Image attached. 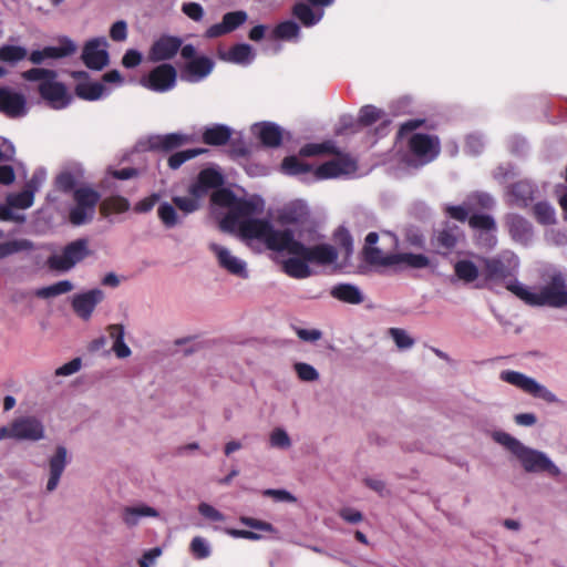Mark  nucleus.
Returning <instances> with one entry per match:
<instances>
[{
    "label": "nucleus",
    "instance_id": "nucleus-21",
    "mask_svg": "<svg viewBox=\"0 0 567 567\" xmlns=\"http://www.w3.org/2000/svg\"><path fill=\"white\" fill-rule=\"evenodd\" d=\"M105 295L100 288H93L72 297V309L83 320H89L95 307L103 301Z\"/></svg>",
    "mask_w": 567,
    "mask_h": 567
},
{
    "label": "nucleus",
    "instance_id": "nucleus-44",
    "mask_svg": "<svg viewBox=\"0 0 567 567\" xmlns=\"http://www.w3.org/2000/svg\"><path fill=\"white\" fill-rule=\"evenodd\" d=\"M395 254H383L378 247H363V257L369 265L394 266Z\"/></svg>",
    "mask_w": 567,
    "mask_h": 567
},
{
    "label": "nucleus",
    "instance_id": "nucleus-41",
    "mask_svg": "<svg viewBox=\"0 0 567 567\" xmlns=\"http://www.w3.org/2000/svg\"><path fill=\"white\" fill-rule=\"evenodd\" d=\"M454 272L460 280L466 284H471L481 278L480 268L468 259H462L455 262Z\"/></svg>",
    "mask_w": 567,
    "mask_h": 567
},
{
    "label": "nucleus",
    "instance_id": "nucleus-60",
    "mask_svg": "<svg viewBox=\"0 0 567 567\" xmlns=\"http://www.w3.org/2000/svg\"><path fill=\"white\" fill-rule=\"evenodd\" d=\"M334 239L343 248L347 257L353 252L352 236L346 228H339L334 234Z\"/></svg>",
    "mask_w": 567,
    "mask_h": 567
},
{
    "label": "nucleus",
    "instance_id": "nucleus-32",
    "mask_svg": "<svg viewBox=\"0 0 567 567\" xmlns=\"http://www.w3.org/2000/svg\"><path fill=\"white\" fill-rule=\"evenodd\" d=\"M309 264L310 261L303 257L290 255L289 258L284 260L282 270L291 278L306 279L312 275Z\"/></svg>",
    "mask_w": 567,
    "mask_h": 567
},
{
    "label": "nucleus",
    "instance_id": "nucleus-43",
    "mask_svg": "<svg viewBox=\"0 0 567 567\" xmlns=\"http://www.w3.org/2000/svg\"><path fill=\"white\" fill-rule=\"evenodd\" d=\"M34 244L25 238L12 239L0 243V260L20 251L31 250Z\"/></svg>",
    "mask_w": 567,
    "mask_h": 567
},
{
    "label": "nucleus",
    "instance_id": "nucleus-42",
    "mask_svg": "<svg viewBox=\"0 0 567 567\" xmlns=\"http://www.w3.org/2000/svg\"><path fill=\"white\" fill-rule=\"evenodd\" d=\"M394 266L405 265L409 268L413 269H423L429 267L430 259L423 254H413V252H398L394 256Z\"/></svg>",
    "mask_w": 567,
    "mask_h": 567
},
{
    "label": "nucleus",
    "instance_id": "nucleus-30",
    "mask_svg": "<svg viewBox=\"0 0 567 567\" xmlns=\"http://www.w3.org/2000/svg\"><path fill=\"white\" fill-rule=\"evenodd\" d=\"M472 228L481 230L480 239L485 240V246L494 247L496 245V223L494 218L485 214H474L468 218Z\"/></svg>",
    "mask_w": 567,
    "mask_h": 567
},
{
    "label": "nucleus",
    "instance_id": "nucleus-52",
    "mask_svg": "<svg viewBox=\"0 0 567 567\" xmlns=\"http://www.w3.org/2000/svg\"><path fill=\"white\" fill-rule=\"evenodd\" d=\"M384 112L374 105H364L360 109L358 115V124L369 126L381 120Z\"/></svg>",
    "mask_w": 567,
    "mask_h": 567
},
{
    "label": "nucleus",
    "instance_id": "nucleus-58",
    "mask_svg": "<svg viewBox=\"0 0 567 567\" xmlns=\"http://www.w3.org/2000/svg\"><path fill=\"white\" fill-rule=\"evenodd\" d=\"M295 371L298 378L305 382H313L319 379V372L316 368L305 362H297L295 364Z\"/></svg>",
    "mask_w": 567,
    "mask_h": 567
},
{
    "label": "nucleus",
    "instance_id": "nucleus-17",
    "mask_svg": "<svg viewBox=\"0 0 567 567\" xmlns=\"http://www.w3.org/2000/svg\"><path fill=\"white\" fill-rule=\"evenodd\" d=\"M209 249L216 256L220 268L241 279H247L249 277L247 262L234 256L228 248L216 243H210Z\"/></svg>",
    "mask_w": 567,
    "mask_h": 567
},
{
    "label": "nucleus",
    "instance_id": "nucleus-2",
    "mask_svg": "<svg viewBox=\"0 0 567 567\" xmlns=\"http://www.w3.org/2000/svg\"><path fill=\"white\" fill-rule=\"evenodd\" d=\"M493 437L512 453L526 473H547L553 477L560 475L559 467L545 452L525 445L506 432H495Z\"/></svg>",
    "mask_w": 567,
    "mask_h": 567
},
{
    "label": "nucleus",
    "instance_id": "nucleus-12",
    "mask_svg": "<svg viewBox=\"0 0 567 567\" xmlns=\"http://www.w3.org/2000/svg\"><path fill=\"white\" fill-rule=\"evenodd\" d=\"M44 425L40 419L33 415H22L16 417L10 425L0 427V440L37 442L44 437Z\"/></svg>",
    "mask_w": 567,
    "mask_h": 567
},
{
    "label": "nucleus",
    "instance_id": "nucleus-26",
    "mask_svg": "<svg viewBox=\"0 0 567 567\" xmlns=\"http://www.w3.org/2000/svg\"><path fill=\"white\" fill-rule=\"evenodd\" d=\"M214 65L215 63L210 58L198 56L187 62L182 78L189 83H198L212 73Z\"/></svg>",
    "mask_w": 567,
    "mask_h": 567
},
{
    "label": "nucleus",
    "instance_id": "nucleus-22",
    "mask_svg": "<svg viewBox=\"0 0 567 567\" xmlns=\"http://www.w3.org/2000/svg\"><path fill=\"white\" fill-rule=\"evenodd\" d=\"M462 230L456 225L446 224L442 229L434 231L431 246L440 255L450 254L457 245Z\"/></svg>",
    "mask_w": 567,
    "mask_h": 567
},
{
    "label": "nucleus",
    "instance_id": "nucleus-25",
    "mask_svg": "<svg viewBox=\"0 0 567 567\" xmlns=\"http://www.w3.org/2000/svg\"><path fill=\"white\" fill-rule=\"evenodd\" d=\"M69 464L68 450L63 445L55 449L54 454L49 458V480L47 491L53 492L60 482V478Z\"/></svg>",
    "mask_w": 567,
    "mask_h": 567
},
{
    "label": "nucleus",
    "instance_id": "nucleus-1",
    "mask_svg": "<svg viewBox=\"0 0 567 567\" xmlns=\"http://www.w3.org/2000/svg\"><path fill=\"white\" fill-rule=\"evenodd\" d=\"M281 169L287 175L297 176L301 181L310 183L331 178L352 177L357 173L358 165L353 158L343 155L313 168L296 156H288L282 161Z\"/></svg>",
    "mask_w": 567,
    "mask_h": 567
},
{
    "label": "nucleus",
    "instance_id": "nucleus-29",
    "mask_svg": "<svg viewBox=\"0 0 567 567\" xmlns=\"http://www.w3.org/2000/svg\"><path fill=\"white\" fill-rule=\"evenodd\" d=\"M256 135L266 147H278L282 141V131L279 125L272 122L256 123L251 127Z\"/></svg>",
    "mask_w": 567,
    "mask_h": 567
},
{
    "label": "nucleus",
    "instance_id": "nucleus-35",
    "mask_svg": "<svg viewBox=\"0 0 567 567\" xmlns=\"http://www.w3.org/2000/svg\"><path fill=\"white\" fill-rule=\"evenodd\" d=\"M309 3L297 2L292 8V14L302 23L306 28H311L318 24L323 18V10H313Z\"/></svg>",
    "mask_w": 567,
    "mask_h": 567
},
{
    "label": "nucleus",
    "instance_id": "nucleus-47",
    "mask_svg": "<svg viewBox=\"0 0 567 567\" xmlns=\"http://www.w3.org/2000/svg\"><path fill=\"white\" fill-rule=\"evenodd\" d=\"M34 202V193L32 190L24 187L23 190L19 193L9 194L7 196V204L13 208L27 209L33 205Z\"/></svg>",
    "mask_w": 567,
    "mask_h": 567
},
{
    "label": "nucleus",
    "instance_id": "nucleus-33",
    "mask_svg": "<svg viewBox=\"0 0 567 567\" xmlns=\"http://www.w3.org/2000/svg\"><path fill=\"white\" fill-rule=\"evenodd\" d=\"M158 515V512L154 507L145 504L126 506L122 511V519L128 527L138 525L142 518L157 517Z\"/></svg>",
    "mask_w": 567,
    "mask_h": 567
},
{
    "label": "nucleus",
    "instance_id": "nucleus-14",
    "mask_svg": "<svg viewBox=\"0 0 567 567\" xmlns=\"http://www.w3.org/2000/svg\"><path fill=\"white\" fill-rule=\"evenodd\" d=\"M29 105L25 95L10 86H0V114L10 120H19L27 116Z\"/></svg>",
    "mask_w": 567,
    "mask_h": 567
},
{
    "label": "nucleus",
    "instance_id": "nucleus-9",
    "mask_svg": "<svg viewBox=\"0 0 567 567\" xmlns=\"http://www.w3.org/2000/svg\"><path fill=\"white\" fill-rule=\"evenodd\" d=\"M90 255L89 240L78 238L66 244L59 252L52 254L47 259V265L53 271L65 274Z\"/></svg>",
    "mask_w": 567,
    "mask_h": 567
},
{
    "label": "nucleus",
    "instance_id": "nucleus-64",
    "mask_svg": "<svg viewBox=\"0 0 567 567\" xmlns=\"http://www.w3.org/2000/svg\"><path fill=\"white\" fill-rule=\"evenodd\" d=\"M240 523L243 525L250 527L252 529H256V530H261V532H267V533L275 532V527L270 523L259 520V519H256L252 517L241 516Z\"/></svg>",
    "mask_w": 567,
    "mask_h": 567
},
{
    "label": "nucleus",
    "instance_id": "nucleus-40",
    "mask_svg": "<svg viewBox=\"0 0 567 567\" xmlns=\"http://www.w3.org/2000/svg\"><path fill=\"white\" fill-rule=\"evenodd\" d=\"M28 56V50L21 45L3 44L0 47V62L17 65Z\"/></svg>",
    "mask_w": 567,
    "mask_h": 567
},
{
    "label": "nucleus",
    "instance_id": "nucleus-38",
    "mask_svg": "<svg viewBox=\"0 0 567 567\" xmlns=\"http://www.w3.org/2000/svg\"><path fill=\"white\" fill-rule=\"evenodd\" d=\"M109 333L111 339L113 340L112 350L114 351L115 355L120 359H125L130 357L132 351L124 341V327L122 324H111L109 327Z\"/></svg>",
    "mask_w": 567,
    "mask_h": 567
},
{
    "label": "nucleus",
    "instance_id": "nucleus-5",
    "mask_svg": "<svg viewBox=\"0 0 567 567\" xmlns=\"http://www.w3.org/2000/svg\"><path fill=\"white\" fill-rule=\"evenodd\" d=\"M423 123L424 120L420 118L409 120L401 124L398 132L399 140L408 137L409 155L411 156L409 162L415 167L424 166L434 161L441 150L437 136L413 133L417 127L423 125Z\"/></svg>",
    "mask_w": 567,
    "mask_h": 567
},
{
    "label": "nucleus",
    "instance_id": "nucleus-63",
    "mask_svg": "<svg viewBox=\"0 0 567 567\" xmlns=\"http://www.w3.org/2000/svg\"><path fill=\"white\" fill-rule=\"evenodd\" d=\"M265 496L271 497L275 502L293 503L297 498L287 489L268 488L262 492Z\"/></svg>",
    "mask_w": 567,
    "mask_h": 567
},
{
    "label": "nucleus",
    "instance_id": "nucleus-6",
    "mask_svg": "<svg viewBox=\"0 0 567 567\" xmlns=\"http://www.w3.org/2000/svg\"><path fill=\"white\" fill-rule=\"evenodd\" d=\"M21 78L28 82H39L38 92L41 99L53 110L66 109L72 101L66 86L58 81V72L44 68H32L23 71Z\"/></svg>",
    "mask_w": 567,
    "mask_h": 567
},
{
    "label": "nucleus",
    "instance_id": "nucleus-10",
    "mask_svg": "<svg viewBox=\"0 0 567 567\" xmlns=\"http://www.w3.org/2000/svg\"><path fill=\"white\" fill-rule=\"evenodd\" d=\"M499 380L515 386L524 393L540 399L549 404L560 403L559 398L547 386L539 383L536 379L515 370H503L499 372Z\"/></svg>",
    "mask_w": 567,
    "mask_h": 567
},
{
    "label": "nucleus",
    "instance_id": "nucleus-39",
    "mask_svg": "<svg viewBox=\"0 0 567 567\" xmlns=\"http://www.w3.org/2000/svg\"><path fill=\"white\" fill-rule=\"evenodd\" d=\"M272 38L276 40L297 42L300 38V27L293 20H286L275 27Z\"/></svg>",
    "mask_w": 567,
    "mask_h": 567
},
{
    "label": "nucleus",
    "instance_id": "nucleus-37",
    "mask_svg": "<svg viewBox=\"0 0 567 567\" xmlns=\"http://www.w3.org/2000/svg\"><path fill=\"white\" fill-rule=\"evenodd\" d=\"M83 177V171L81 167L73 169L62 171L55 178V186L63 193L74 192L75 186L80 183Z\"/></svg>",
    "mask_w": 567,
    "mask_h": 567
},
{
    "label": "nucleus",
    "instance_id": "nucleus-19",
    "mask_svg": "<svg viewBox=\"0 0 567 567\" xmlns=\"http://www.w3.org/2000/svg\"><path fill=\"white\" fill-rule=\"evenodd\" d=\"M539 196L538 186L529 179L512 184L507 189L509 205L526 208Z\"/></svg>",
    "mask_w": 567,
    "mask_h": 567
},
{
    "label": "nucleus",
    "instance_id": "nucleus-45",
    "mask_svg": "<svg viewBox=\"0 0 567 567\" xmlns=\"http://www.w3.org/2000/svg\"><path fill=\"white\" fill-rule=\"evenodd\" d=\"M157 215L166 228H174L182 223L175 205L168 202H163L159 204L157 208Z\"/></svg>",
    "mask_w": 567,
    "mask_h": 567
},
{
    "label": "nucleus",
    "instance_id": "nucleus-31",
    "mask_svg": "<svg viewBox=\"0 0 567 567\" xmlns=\"http://www.w3.org/2000/svg\"><path fill=\"white\" fill-rule=\"evenodd\" d=\"M219 58L233 64L247 66L254 62L256 53L250 44L238 43L233 45L227 52L220 53Z\"/></svg>",
    "mask_w": 567,
    "mask_h": 567
},
{
    "label": "nucleus",
    "instance_id": "nucleus-48",
    "mask_svg": "<svg viewBox=\"0 0 567 567\" xmlns=\"http://www.w3.org/2000/svg\"><path fill=\"white\" fill-rule=\"evenodd\" d=\"M535 218L542 225L556 223L555 208L548 202H538L533 207Z\"/></svg>",
    "mask_w": 567,
    "mask_h": 567
},
{
    "label": "nucleus",
    "instance_id": "nucleus-51",
    "mask_svg": "<svg viewBox=\"0 0 567 567\" xmlns=\"http://www.w3.org/2000/svg\"><path fill=\"white\" fill-rule=\"evenodd\" d=\"M42 50L45 60L60 59L74 53L76 50V45L70 39H65L60 47H45Z\"/></svg>",
    "mask_w": 567,
    "mask_h": 567
},
{
    "label": "nucleus",
    "instance_id": "nucleus-55",
    "mask_svg": "<svg viewBox=\"0 0 567 567\" xmlns=\"http://www.w3.org/2000/svg\"><path fill=\"white\" fill-rule=\"evenodd\" d=\"M189 549L196 559H206L212 554V546L209 542L202 536H195L192 539Z\"/></svg>",
    "mask_w": 567,
    "mask_h": 567
},
{
    "label": "nucleus",
    "instance_id": "nucleus-15",
    "mask_svg": "<svg viewBox=\"0 0 567 567\" xmlns=\"http://www.w3.org/2000/svg\"><path fill=\"white\" fill-rule=\"evenodd\" d=\"M309 218V208L303 200H293L287 204L279 213V221L285 228L296 231L298 239L302 238L301 228Z\"/></svg>",
    "mask_w": 567,
    "mask_h": 567
},
{
    "label": "nucleus",
    "instance_id": "nucleus-3",
    "mask_svg": "<svg viewBox=\"0 0 567 567\" xmlns=\"http://www.w3.org/2000/svg\"><path fill=\"white\" fill-rule=\"evenodd\" d=\"M508 291L526 305L534 307L564 308L567 306V285L565 276L560 271H554L550 281L543 286L539 291H533L519 280H512Z\"/></svg>",
    "mask_w": 567,
    "mask_h": 567
},
{
    "label": "nucleus",
    "instance_id": "nucleus-8",
    "mask_svg": "<svg viewBox=\"0 0 567 567\" xmlns=\"http://www.w3.org/2000/svg\"><path fill=\"white\" fill-rule=\"evenodd\" d=\"M212 200L218 206L228 208V213L224 219V224L231 223L239 227V223L247 218L262 213L265 202L260 196H251L249 198H238L235 193L228 188L217 189Z\"/></svg>",
    "mask_w": 567,
    "mask_h": 567
},
{
    "label": "nucleus",
    "instance_id": "nucleus-13",
    "mask_svg": "<svg viewBox=\"0 0 567 567\" xmlns=\"http://www.w3.org/2000/svg\"><path fill=\"white\" fill-rule=\"evenodd\" d=\"M286 252L288 255L303 257L309 260L310 264L317 265H330L338 259V251L333 246L328 244H320L310 247L306 246L296 237L295 230Z\"/></svg>",
    "mask_w": 567,
    "mask_h": 567
},
{
    "label": "nucleus",
    "instance_id": "nucleus-34",
    "mask_svg": "<svg viewBox=\"0 0 567 567\" xmlns=\"http://www.w3.org/2000/svg\"><path fill=\"white\" fill-rule=\"evenodd\" d=\"M330 295L334 299L350 305H360L364 300L360 288L352 284L334 285L330 290Z\"/></svg>",
    "mask_w": 567,
    "mask_h": 567
},
{
    "label": "nucleus",
    "instance_id": "nucleus-16",
    "mask_svg": "<svg viewBox=\"0 0 567 567\" xmlns=\"http://www.w3.org/2000/svg\"><path fill=\"white\" fill-rule=\"evenodd\" d=\"M176 70L173 65L163 63L154 68L142 84L154 92H167L176 84Z\"/></svg>",
    "mask_w": 567,
    "mask_h": 567
},
{
    "label": "nucleus",
    "instance_id": "nucleus-53",
    "mask_svg": "<svg viewBox=\"0 0 567 567\" xmlns=\"http://www.w3.org/2000/svg\"><path fill=\"white\" fill-rule=\"evenodd\" d=\"M197 179L208 190L217 188L224 183L223 175L214 168H205L200 171V173L197 176Z\"/></svg>",
    "mask_w": 567,
    "mask_h": 567
},
{
    "label": "nucleus",
    "instance_id": "nucleus-61",
    "mask_svg": "<svg viewBox=\"0 0 567 567\" xmlns=\"http://www.w3.org/2000/svg\"><path fill=\"white\" fill-rule=\"evenodd\" d=\"M198 513L210 522H224L225 515L219 512L217 508H215L213 505L202 502L198 505Z\"/></svg>",
    "mask_w": 567,
    "mask_h": 567
},
{
    "label": "nucleus",
    "instance_id": "nucleus-46",
    "mask_svg": "<svg viewBox=\"0 0 567 567\" xmlns=\"http://www.w3.org/2000/svg\"><path fill=\"white\" fill-rule=\"evenodd\" d=\"M74 288L73 284L70 280H60L50 286L42 287L35 291V296L39 298L48 299L52 297H56L63 293H68L72 291Z\"/></svg>",
    "mask_w": 567,
    "mask_h": 567
},
{
    "label": "nucleus",
    "instance_id": "nucleus-20",
    "mask_svg": "<svg viewBox=\"0 0 567 567\" xmlns=\"http://www.w3.org/2000/svg\"><path fill=\"white\" fill-rule=\"evenodd\" d=\"M71 75L79 81L74 91L76 96L82 100L97 101L110 94V90L103 83L87 81L89 73L86 71H73Z\"/></svg>",
    "mask_w": 567,
    "mask_h": 567
},
{
    "label": "nucleus",
    "instance_id": "nucleus-23",
    "mask_svg": "<svg viewBox=\"0 0 567 567\" xmlns=\"http://www.w3.org/2000/svg\"><path fill=\"white\" fill-rule=\"evenodd\" d=\"M247 19L248 14L244 10L227 12L223 16V19L219 23L210 25L205 31V37L208 39H214L228 34L241 27L247 21Z\"/></svg>",
    "mask_w": 567,
    "mask_h": 567
},
{
    "label": "nucleus",
    "instance_id": "nucleus-18",
    "mask_svg": "<svg viewBox=\"0 0 567 567\" xmlns=\"http://www.w3.org/2000/svg\"><path fill=\"white\" fill-rule=\"evenodd\" d=\"M107 41L104 37L86 42L82 51V60L91 70H102L109 63Z\"/></svg>",
    "mask_w": 567,
    "mask_h": 567
},
{
    "label": "nucleus",
    "instance_id": "nucleus-4",
    "mask_svg": "<svg viewBox=\"0 0 567 567\" xmlns=\"http://www.w3.org/2000/svg\"><path fill=\"white\" fill-rule=\"evenodd\" d=\"M482 260L481 280L477 288H487L498 291L504 284L508 290L512 280H518L519 258L511 250H503L493 257H484Z\"/></svg>",
    "mask_w": 567,
    "mask_h": 567
},
{
    "label": "nucleus",
    "instance_id": "nucleus-27",
    "mask_svg": "<svg viewBox=\"0 0 567 567\" xmlns=\"http://www.w3.org/2000/svg\"><path fill=\"white\" fill-rule=\"evenodd\" d=\"M192 142V136L181 132L157 134L148 138L151 150L171 152Z\"/></svg>",
    "mask_w": 567,
    "mask_h": 567
},
{
    "label": "nucleus",
    "instance_id": "nucleus-57",
    "mask_svg": "<svg viewBox=\"0 0 567 567\" xmlns=\"http://www.w3.org/2000/svg\"><path fill=\"white\" fill-rule=\"evenodd\" d=\"M389 336L393 339L400 350H406L414 346V339L401 328H390Z\"/></svg>",
    "mask_w": 567,
    "mask_h": 567
},
{
    "label": "nucleus",
    "instance_id": "nucleus-56",
    "mask_svg": "<svg viewBox=\"0 0 567 567\" xmlns=\"http://www.w3.org/2000/svg\"><path fill=\"white\" fill-rule=\"evenodd\" d=\"M269 444L275 449L287 450L291 446V439L285 429L276 427L269 435Z\"/></svg>",
    "mask_w": 567,
    "mask_h": 567
},
{
    "label": "nucleus",
    "instance_id": "nucleus-36",
    "mask_svg": "<svg viewBox=\"0 0 567 567\" xmlns=\"http://www.w3.org/2000/svg\"><path fill=\"white\" fill-rule=\"evenodd\" d=\"M231 137V128L224 124H215L205 128L203 141L208 145H225Z\"/></svg>",
    "mask_w": 567,
    "mask_h": 567
},
{
    "label": "nucleus",
    "instance_id": "nucleus-50",
    "mask_svg": "<svg viewBox=\"0 0 567 567\" xmlns=\"http://www.w3.org/2000/svg\"><path fill=\"white\" fill-rule=\"evenodd\" d=\"M204 148H189L173 153L167 161L169 168L177 169L187 161L195 158L196 156L205 153Z\"/></svg>",
    "mask_w": 567,
    "mask_h": 567
},
{
    "label": "nucleus",
    "instance_id": "nucleus-7",
    "mask_svg": "<svg viewBox=\"0 0 567 567\" xmlns=\"http://www.w3.org/2000/svg\"><path fill=\"white\" fill-rule=\"evenodd\" d=\"M238 229L244 238L262 241L268 249L278 252L287 251L293 234L289 227L276 229L270 220L260 218L244 219Z\"/></svg>",
    "mask_w": 567,
    "mask_h": 567
},
{
    "label": "nucleus",
    "instance_id": "nucleus-59",
    "mask_svg": "<svg viewBox=\"0 0 567 567\" xmlns=\"http://www.w3.org/2000/svg\"><path fill=\"white\" fill-rule=\"evenodd\" d=\"M485 137L481 133H473L466 137L465 151L472 155H478L485 146Z\"/></svg>",
    "mask_w": 567,
    "mask_h": 567
},
{
    "label": "nucleus",
    "instance_id": "nucleus-11",
    "mask_svg": "<svg viewBox=\"0 0 567 567\" xmlns=\"http://www.w3.org/2000/svg\"><path fill=\"white\" fill-rule=\"evenodd\" d=\"M101 199L99 192L89 186L74 189V206L69 212V221L73 226H82L93 220L96 206Z\"/></svg>",
    "mask_w": 567,
    "mask_h": 567
},
{
    "label": "nucleus",
    "instance_id": "nucleus-24",
    "mask_svg": "<svg viewBox=\"0 0 567 567\" xmlns=\"http://www.w3.org/2000/svg\"><path fill=\"white\" fill-rule=\"evenodd\" d=\"M183 41L178 37L162 35L150 49L148 60L151 62H161L171 60L179 51Z\"/></svg>",
    "mask_w": 567,
    "mask_h": 567
},
{
    "label": "nucleus",
    "instance_id": "nucleus-49",
    "mask_svg": "<svg viewBox=\"0 0 567 567\" xmlns=\"http://www.w3.org/2000/svg\"><path fill=\"white\" fill-rule=\"evenodd\" d=\"M337 147L334 142L326 141L323 143H309L301 147L300 155L316 156L321 154H336Z\"/></svg>",
    "mask_w": 567,
    "mask_h": 567
},
{
    "label": "nucleus",
    "instance_id": "nucleus-28",
    "mask_svg": "<svg viewBox=\"0 0 567 567\" xmlns=\"http://www.w3.org/2000/svg\"><path fill=\"white\" fill-rule=\"evenodd\" d=\"M506 225L512 238L519 244L527 245L532 241L534 231L532 224L518 214H508Z\"/></svg>",
    "mask_w": 567,
    "mask_h": 567
},
{
    "label": "nucleus",
    "instance_id": "nucleus-54",
    "mask_svg": "<svg viewBox=\"0 0 567 567\" xmlns=\"http://www.w3.org/2000/svg\"><path fill=\"white\" fill-rule=\"evenodd\" d=\"M172 200L175 207L182 213V217L195 213L200 207V203L190 196H174Z\"/></svg>",
    "mask_w": 567,
    "mask_h": 567
},
{
    "label": "nucleus",
    "instance_id": "nucleus-62",
    "mask_svg": "<svg viewBox=\"0 0 567 567\" xmlns=\"http://www.w3.org/2000/svg\"><path fill=\"white\" fill-rule=\"evenodd\" d=\"M110 38L115 42H123L127 39V23L124 20H117L110 28Z\"/></svg>",
    "mask_w": 567,
    "mask_h": 567
}]
</instances>
